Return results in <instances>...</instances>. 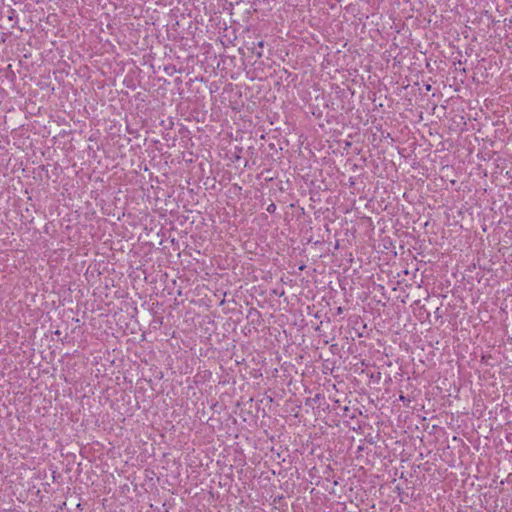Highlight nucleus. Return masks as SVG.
<instances>
[{"instance_id":"f257e3e1","label":"nucleus","mask_w":512,"mask_h":512,"mask_svg":"<svg viewBox=\"0 0 512 512\" xmlns=\"http://www.w3.org/2000/svg\"><path fill=\"white\" fill-rule=\"evenodd\" d=\"M274 209H275L274 204H271V205L267 208V210H268L269 212H272Z\"/></svg>"}]
</instances>
